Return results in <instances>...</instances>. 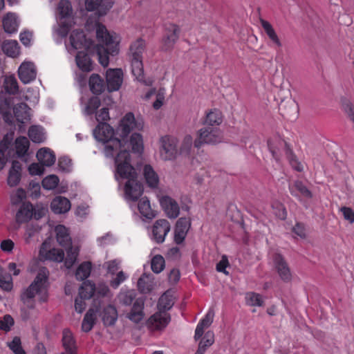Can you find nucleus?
<instances>
[{"instance_id": "nucleus-1", "label": "nucleus", "mask_w": 354, "mask_h": 354, "mask_svg": "<svg viewBox=\"0 0 354 354\" xmlns=\"http://www.w3.org/2000/svg\"><path fill=\"white\" fill-rule=\"evenodd\" d=\"M95 138L102 142L106 157L115 158L116 171L120 178L127 179L124 186L125 197L129 201H136L143 193V186L137 180V173L131 164V156L122 140L114 138V130L106 122H100L93 131Z\"/></svg>"}, {"instance_id": "nucleus-2", "label": "nucleus", "mask_w": 354, "mask_h": 354, "mask_svg": "<svg viewBox=\"0 0 354 354\" xmlns=\"http://www.w3.org/2000/svg\"><path fill=\"white\" fill-rule=\"evenodd\" d=\"M96 37L98 41L102 43L97 46L99 62L103 67H106L109 64V56L118 53V42L115 37L111 35L106 26L100 23L96 24Z\"/></svg>"}, {"instance_id": "nucleus-3", "label": "nucleus", "mask_w": 354, "mask_h": 354, "mask_svg": "<svg viewBox=\"0 0 354 354\" xmlns=\"http://www.w3.org/2000/svg\"><path fill=\"white\" fill-rule=\"evenodd\" d=\"M137 294L134 290L122 289L117 295L115 301L122 306H130L133 304L127 317L135 324L140 323L145 317L144 307L145 299L142 297L136 298Z\"/></svg>"}, {"instance_id": "nucleus-4", "label": "nucleus", "mask_w": 354, "mask_h": 354, "mask_svg": "<svg viewBox=\"0 0 354 354\" xmlns=\"http://www.w3.org/2000/svg\"><path fill=\"white\" fill-rule=\"evenodd\" d=\"M174 305L171 297L162 295L158 303L159 311L151 315L147 320V325L151 330H161L165 328L171 320V317L166 311Z\"/></svg>"}, {"instance_id": "nucleus-5", "label": "nucleus", "mask_w": 354, "mask_h": 354, "mask_svg": "<svg viewBox=\"0 0 354 354\" xmlns=\"http://www.w3.org/2000/svg\"><path fill=\"white\" fill-rule=\"evenodd\" d=\"M145 50V41L140 38L130 46L131 72L136 79L147 84L145 80L142 54Z\"/></svg>"}, {"instance_id": "nucleus-6", "label": "nucleus", "mask_w": 354, "mask_h": 354, "mask_svg": "<svg viewBox=\"0 0 354 354\" xmlns=\"http://www.w3.org/2000/svg\"><path fill=\"white\" fill-rule=\"evenodd\" d=\"M48 212L42 205H33L30 202H24L16 214V221H30L31 219L38 221Z\"/></svg>"}, {"instance_id": "nucleus-7", "label": "nucleus", "mask_w": 354, "mask_h": 354, "mask_svg": "<svg viewBox=\"0 0 354 354\" xmlns=\"http://www.w3.org/2000/svg\"><path fill=\"white\" fill-rule=\"evenodd\" d=\"M48 276V269L45 267L40 268L34 281L21 296V300L24 303H26L29 299H33L36 294L42 291L47 281Z\"/></svg>"}, {"instance_id": "nucleus-8", "label": "nucleus", "mask_w": 354, "mask_h": 354, "mask_svg": "<svg viewBox=\"0 0 354 354\" xmlns=\"http://www.w3.org/2000/svg\"><path fill=\"white\" fill-rule=\"evenodd\" d=\"M144 122L142 120L136 119L133 113L131 112L127 113L121 119L119 126L117 129V133L122 138L124 141V138L128 136L131 131L136 129L141 131L143 129Z\"/></svg>"}, {"instance_id": "nucleus-9", "label": "nucleus", "mask_w": 354, "mask_h": 354, "mask_svg": "<svg viewBox=\"0 0 354 354\" xmlns=\"http://www.w3.org/2000/svg\"><path fill=\"white\" fill-rule=\"evenodd\" d=\"M222 140L221 133L217 128L206 127L201 128L197 133V138L194 145L196 148L199 149L203 144L215 145Z\"/></svg>"}, {"instance_id": "nucleus-10", "label": "nucleus", "mask_w": 354, "mask_h": 354, "mask_svg": "<svg viewBox=\"0 0 354 354\" xmlns=\"http://www.w3.org/2000/svg\"><path fill=\"white\" fill-rule=\"evenodd\" d=\"M177 142V139L170 136H165L160 138V153L163 160H171L176 158L178 153Z\"/></svg>"}, {"instance_id": "nucleus-11", "label": "nucleus", "mask_w": 354, "mask_h": 354, "mask_svg": "<svg viewBox=\"0 0 354 354\" xmlns=\"http://www.w3.org/2000/svg\"><path fill=\"white\" fill-rule=\"evenodd\" d=\"M106 85L109 92L118 91L123 82V72L121 68H109L106 72Z\"/></svg>"}, {"instance_id": "nucleus-12", "label": "nucleus", "mask_w": 354, "mask_h": 354, "mask_svg": "<svg viewBox=\"0 0 354 354\" xmlns=\"http://www.w3.org/2000/svg\"><path fill=\"white\" fill-rule=\"evenodd\" d=\"M274 268L280 279L284 282H289L292 279V274L288 263L285 258L279 253L273 256Z\"/></svg>"}, {"instance_id": "nucleus-13", "label": "nucleus", "mask_w": 354, "mask_h": 354, "mask_svg": "<svg viewBox=\"0 0 354 354\" xmlns=\"http://www.w3.org/2000/svg\"><path fill=\"white\" fill-rule=\"evenodd\" d=\"M166 33L162 39V49L164 50H170L179 37L180 28L174 24H170L166 27Z\"/></svg>"}, {"instance_id": "nucleus-14", "label": "nucleus", "mask_w": 354, "mask_h": 354, "mask_svg": "<svg viewBox=\"0 0 354 354\" xmlns=\"http://www.w3.org/2000/svg\"><path fill=\"white\" fill-rule=\"evenodd\" d=\"M85 5L88 11L97 10L98 15L103 16L112 8L113 0H86Z\"/></svg>"}, {"instance_id": "nucleus-15", "label": "nucleus", "mask_w": 354, "mask_h": 354, "mask_svg": "<svg viewBox=\"0 0 354 354\" xmlns=\"http://www.w3.org/2000/svg\"><path fill=\"white\" fill-rule=\"evenodd\" d=\"M160 205L168 218L174 219L180 214V207L178 203L172 198L165 196L160 199Z\"/></svg>"}, {"instance_id": "nucleus-16", "label": "nucleus", "mask_w": 354, "mask_h": 354, "mask_svg": "<svg viewBox=\"0 0 354 354\" xmlns=\"http://www.w3.org/2000/svg\"><path fill=\"white\" fill-rule=\"evenodd\" d=\"M19 78L24 84L33 81L37 76L35 66L32 62H24L18 70Z\"/></svg>"}, {"instance_id": "nucleus-17", "label": "nucleus", "mask_w": 354, "mask_h": 354, "mask_svg": "<svg viewBox=\"0 0 354 354\" xmlns=\"http://www.w3.org/2000/svg\"><path fill=\"white\" fill-rule=\"evenodd\" d=\"M259 22L270 41L271 46L274 48H281L282 43L271 24L262 18L259 19Z\"/></svg>"}, {"instance_id": "nucleus-18", "label": "nucleus", "mask_w": 354, "mask_h": 354, "mask_svg": "<svg viewBox=\"0 0 354 354\" xmlns=\"http://www.w3.org/2000/svg\"><path fill=\"white\" fill-rule=\"evenodd\" d=\"M70 44L74 49H81L88 48L90 42L86 38V35L82 30H74L71 33Z\"/></svg>"}, {"instance_id": "nucleus-19", "label": "nucleus", "mask_w": 354, "mask_h": 354, "mask_svg": "<svg viewBox=\"0 0 354 354\" xmlns=\"http://www.w3.org/2000/svg\"><path fill=\"white\" fill-rule=\"evenodd\" d=\"M289 191L291 195L296 198L302 197L305 199H310L313 197L312 192L299 180H297L293 184L289 185Z\"/></svg>"}, {"instance_id": "nucleus-20", "label": "nucleus", "mask_w": 354, "mask_h": 354, "mask_svg": "<svg viewBox=\"0 0 354 354\" xmlns=\"http://www.w3.org/2000/svg\"><path fill=\"white\" fill-rule=\"evenodd\" d=\"M118 318V310L113 305L109 304L104 308L102 313V321L104 326H115Z\"/></svg>"}, {"instance_id": "nucleus-21", "label": "nucleus", "mask_w": 354, "mask_h": 354, "mask_svg": "<svg viewBox=\"0 0 354 354\" xmlns=\"http://www.w3.org/2000/svg\"><path fill=\"white\" fill-rule=\"evenodd\" d=\"M21 170L22 166L20 162L13 160L7 179L8 185L10 187H15L19 183L21 178Z\"/></svg>"}, {"instance_id": "nucleus-22", "label": "nucleus", "mask_w": 354, "mask_h": 354, "mask_svg": "<svg viewBox=\"0 0 354 354\" xmlns=\"http://www.w3.org/2000/svg\"><path fill=\"white\" fill-rule=\"evenodd\" d=\"M62 346L67 354H77L76 341L71 331L65 328L62 332Z\"/></svg>"}, {"instance_id": "nucleus-23", "label": "nucleus", "mask_w": 354, "mask_h": 354, "mask_svg": "<svg viewBox=\"0 0 354 354\" xmlns=\"http://www.w3.org/2000/svg\"><path fill=\"white\" fill-rule=\"evenodd\" d=\"M70 201L64 196H56L50 203V208L55 214H64L71 209Z\"/></svg>"}, {"instance_id": "nucleus-24", "label": "nucleus", "mask_w": 354, "mask_h": 354, "mask_svg": "<svg viewBox=\"0 0 354 354\" xmlns=\"http://www.w3.org/2000/svg\"><path fill=\"white\" fill-rule=\"evenodd\" d=\"M169 230V223H154L152 229L153 239L157 243H162Z\"/></svg>"}, {"instance_id": "nucleus-25", "label": "nucleus", "mask_w": 354, "mask_h": 354, "mask_svg": "<svg viewBox=\"0 0 354 354\" xmlns=\"http://www.w3.org/2000/svg\"><path fill=\"white\" fill-rule=\"evenodd\" d=\"M88 86L91 91L95 95L102 93L106 88L104 79L96 73H93L90 76Z\"/></svg>"}, {"instance_id": "nucleus-26", "label": "nucleus", "mask_w": 354, "mask_h": 354, "mask_svg": "<svg viewBox=\"0 0 354 354\" xmlns=\"http://www.w3.org/2000/svg\"><path fill=\"white\" fill-rule=\"evenodd\" d=\"M36 157L42 165L50 167L55 162V153L48 148L44 147L38 150Z\"/></svg>"}, {"instance_id": "nucleus-27", "label": "nucleus", "mask_w": 354, "mask_h": 354, "mask_svg": "<svg viewBox=\"0 0 354 354\" xmlns=\"http://www.w3.org/2000/svg\"><path fill=\"white\" fill-rule=\"evenodd\" d=\"M30 109L29 106L24 102L16 104L13 107V113L17 121L19 123L24 124L26 121L30 120Z\"/></svg>"}, {"instance_id": "nucleus-28", "label": "nucleus", "mask_w": 354, "mask_h": 354, "mask_svg": "<svg viewBox=\"0 0 354 354\" xmlns=\"http://www.w3.org/2000/svg\"><path fill=\"white\" fill-rule=\"evenodd\" d=\"M77 66L84 72H90L93 70V62L89 55L84 51H79L75 57Z\"/></svg>"}, {"instance_id": "nucleus-29", "label": "nucleus", "mask_w": 354, "mask_h": 354, "mask_svg": "<svg viewBox=\"0 0 354 354\" xmlns=\"http://www.w3.org/2000/svg\"><path fill=\"white\" fill-rule=\"evenodd\" d=\"M138 208L140 214L147 219L151 220L156 215V212L151 208L150 202L147 197H143L139 201Z\"/></svg>"}, {"instance_id": "nucleus-30", "label": "nucleus", "mask_w": 354, "mask_h": 354, "mask_svg": "<svg viewBox=\"0 0 354 354\" xmlns=\"http://www.w3.org/2000/svg\"><path fill=\"white\" fill-rule=\"evenodd\" d=\"M191 226V223H176L174 230V241L176 244H181Z\"/></svg>"}, {"instance_id": "nucleus-31", "label": "nucleus", "mask_w": 354, "mask_h": 354, "mask_svg": "<svg viewBox=\"0 0 354 354\" xmlns=\"http://www.w3.org/2000/svg\"><path fill=\"white\" fill-rule=\"evenodd\" d=\"M56 238L57 242L63 247L71 245V241L68 232V230L65 226L59 225L55 227Z\"/></svg>"}, {"instance_id": "nucleus-32", "label": "nucleus", "mask_w": 354, "mask_h": 354, "mask_svg": "<svg viewBox=\"0 0 354 354\" xmlns=\"http://www.w3.org/2000/svg\"><path fill=\"white\" fill-rule=\"evenodd\" d=\"M144 176L149 187L155 188L158 186L159 178L151 165H146L144 167Z\"/></svg>"}, {"instance_id": "nucleus-33", "label": "nucleus", "mask_w": 354, "mask_h": 354, "mask_svg": "<svg viewBox=\"0 0 354 354\" xmlns=\"http://www.w3.org/2000/svg\"><path fill=\"white\" fill-rule=\"evenodd\" d=\"M3 27L5 32L14 33L17 30V21L15 15L12 13H8L3 19Z\"/></svg>"}, {"instance_id": "nucleus-34", "label": "nucleus", "mask_w": 354, "mask_h": 354, "mask_svg": "<svg viewBox=\"0 0 354 354\" xmlns=\"http://www.w3.org/2000/svg\"><path fill=\"white\" fill-rule=\"evenodd\" d=\"M3 53L9 57H16L19 54V44L15 40L5 41L2 45Z\"/></svg>"}, {"instance_id": "nucleus-35", "label": "nucleus", "mask_w": 354, "mask_h": 354, "mask_svg": "<svg viewBox=\"0 0 354 354\" xmlns=\"http://www.w3.org/2000/svg\"><path fill=\"white\" fill-rule=\"evenodd\" d=\"M96 319L95 311L90 308L84 315L82 323V329L83 331L88 333L92 330L95 325Z\"/></svg>"}, {"instance_id": "nucleus-36", "label": "nucleus", "mask_w": 354, "mask_h": 354, "mask_svg": "<svg viewBox=\"0 0 354 354\" xmlns=\"http://www.w3.org/2000/svg\"><path fill=\"white\" fill-rule=\"evenodd\" d=\"M129 145L133 153H142L144 145L142 135L139 133H133L130 137Z\"/></svg>"}, {"instance_id": "nucleus-37", "label": "nucleus", "mask_w": 354, "mask_h": 354, "mask_svg": "<svg viewBox=\"0 0 354 354\" xmlns=\"http://www.w3.org/2000/svg\"><path fill=\"white\" fill-rule=\"evenodd\" d=\"M30 147L28 139L25 136H20L15 140V148L17 156L19 158L24 157L26 153Z\"/></svg>"}, {"instance_id": "nucleus-38", "label": "nucleus", "mask_w": 354, "mask_h": 354, "mask_svg": "<svg viewBox=\"0 0 354 354\" xmlns=\"http://www.w3.org/2000/svg\"><path fill=\"white\" fill-rule=\"evenodd\" d=\"M223 121L222 113L218 109L211 110L206 114L204 124L209 126L219 125Z\"/></svg>"}, {"instance_id": "nucleus-39", "label": "nucleus", "mask_w": 354, "mask_h": 354, "mask_svg": "<svg viewBox=\"0 0 354 354\" xmlns=\"http://www.w3.org/2000/svg\"><path fill=\"white\" fill-rule=\"evenodd\" d=\"M95 292V286L90 281L83 282L79 290V295L82 299H91Z\"/></svg>"}, {"instance_id": "nucleus-40", "label": "nucleus", "mask_w": 354, "mask_h": 354, "mask_svg": "<svg viewBox=\"0 0 354 354\" xmlns=\"http://www.w3.org/2000/svg\"><path fill=\"white\" fill-rule=\"evenodd\" d=\"M91 263L85 261L81 263L76 270L75 277L79 281H83L88 278L91 274Z\"/></svg>"}, {"instance_id": "nucleus-41", "label": "nucleus", "mask_w": 354, "mask_h": 354, "mask_svg": "<svg viewBox=\"0 0 354 354\" xmlns=\"http://www.w3.org/2000/svg\"><path fill=\"white\" fill-rule=\"evenodd\" d=\"M43 129L37 125H32L29 127L28 135L30 139L35 143H40L44 141Z\"/></svg>"}, {"instance_id": "nucleus-42", "label": "nucleus", "mask_w": 354, "mask_h": 354, "mask_svg": "<svg viewBox=\"0 0 354 354\" xmlns=\"http://www.w3.org/2000/svg\"><path fill=\"white\" fill-rule=\"evenodd\" d=\"M3 86L6 92L11 95L17 93L19 91L17 81L13 75L5 78Z\"/></svg>"}, {"instance_id": "nucleus-43", "label": "nucleus", "mask_w": 354, "mask_h": 354, "mask_svg": "<svg viewBox=\"0 0 354 354\" xmlns=\"http://www.w3.org/2000/svg\"><path fill=\"white\" fill-rule=\"evenodd\" d=\"M272 212L277 218L284 221L287 217V210L281 203L274 201L272 203Z\"/></svg>"}, {"instance_id": "nucleus-44", "label": "nucleus", "mask_w": 354, "mask_h": 354, "mask_svg": "<svg viewBox=\"0 0 354 354\" xmlns=\"http://www.w3.org/2000/svg\"><path fill=\"white\" fill-rule=\"evenodd\" d=\"M246 304L251 306H262L263 300L262 296L258 293L250 292H248L245 296Z\"/></svg>"}, {"instance_id": "nucleus-45", "label": "nucleus", "mask_w": 354, "mask_h": 354, "mask_svg": "<svg viewBox=\"0 0 354 354\" xmlns=\"http://www.w3.org/2000/svg\"><path fill=\"white\" fill-rule=\"evenodd\" d=\"M165 266V259L160 254H156L152 258L151 267L153 272L157 274L161 272L163 270Z\"/></svg>"}, {"instance_id": "nucleus-46", "label": "nucleus", "mask_w": 354, "mask_h": 354, "mask_svg": "<svg viewBox=\"0 0 354 354\" xmlns=\"http://www.w3.org/2000/svg\"><path fill=\"white\" fill-rule=\"evenodd\" d=\"M59 182V178L56 175L52 174L45 177L42 180L41 185L44 189L51 190L58 185Z\"/></svg>"}, {"instance_id": "nucleus-47", "label": "nucleus", "mask_w": 354, "mask_h": 354, "mask_svg": "<svg viewBox=\"0 0 354 354\" xmlns=\"http://www.w3.org/2000/svg\"><path fill=\"white\" fill-rule=\"evenodd\" d=\"M58 10L62 17H66L72 13V6L68 0H61L58 4Z\"/></svg>"}, {"instance_id": "nucleus-48", "label": "nucleus", "mask_w": 354, "mask_h": 354, "mask_svg": "<svg viewBox=\"0 0 354 354\" xmlns=\"http://www.w3.org/2000/svg\"><path fill=\"white\" fill-rule=\"evenodd\" d=\"M101 104L98 97H91L86 106V112L88 115H93Z\"/></svg>"}, {"instance_id": "nucleus-49", "label": "nucleus", "mask_w": 354, "mask_h": 354, "mask_svg": "<svg viewBox=\"0 0 354 354\" xmlns=\"http://www.w3.org/2000/svg\"><path fill=\"white\" fill-rule=\"evenodd\" d=\"M12 278L10 274H4L3 268H0V287L5 290L12 289Z\"/></svg>"}, {"instance_id": "nucleus-50", "label": "nucleus", "mask_w": 354, "mask_h": 354, "mask_svg": "<svg viewBox=\"0 0 354 354\" xmlns=\"http://www.w3.org/2000/svg\"><path fill=\"white\" fill-rule=\"evenodd\" d=\"M193 145V138L190 135H187L184 137L181 145L180 147V153L187 155L189 154Z\"/></svg>"}, {"instance_id": "nucleus-51", "label": "nucleus", "mask_w": 354, "mask_h": 354, "mask_svg": "<svg viewBox=\"0 0 354 354\" xmlns=\"http://www.w3.org/2000/svg\"><path fill=\"white\" fill-rule=\"evenodd\" d=\"M68 247V249L67 250V256L64 263L66 268H71L76 261L78 253L75 250L73 249L71 245Z\"/></svg>"}, {"instance_id": "nucleus-52", "label": "nucleus", "mask_w": 354, "mask_h": 354, "mask_svg": "<svg viewBox=\"0 0 354 354\" xmlns=\"http://www.w3.org/2000/svg\"><path fill=\"white\" fill-rule=\"evenodd\" d=\"M341 102L343 110L354 123V106L352 103L346 98H342Z\"/></svg>"}, {"instance_id": "nucleus-53", "label": "nucleus", "mask_w": 354, "mask_h": 354, "mask_svg": "<svg viewBox=\"0 0 354 354\" xmlns=\"http://www.w3.org/2000/svg\"><path fill=\"white\" fill-rule=\"evenodd\" d=\"M26 193L22 188H19L17 191L12 193L10 196V201L12 205H18L25 198Z\"/></svg>"}, {"instance_id": "nucleus-54", "label": "nucleus", "mask_w": 354, "mask_h": 354, "mask_svg": "<svg viewBox=\"0 0 354 354\" xmlns=\"http://www.w3.org/2000/svg\"><path fill=\"white\" fill-rule=\"evenodd\" d=\"M8 346L15 354H26L21 347V339L19 337H15L12 341L9 343Z\"/></svg>"}, {"instance_id": "nucleus-55", "label": "nucleus", "mask_w": 354, "mask_h": 354, "mask_svg": "<svg viewBox=\"0 0 354 354\" xmlns=\"http://www.w3.org/2000/svg\"><path fill=\"white\" fill-rule=\"evenodd\" d=\"M127 276L125 273L123 271H120L118 272L116 276L110 281V286L113 288L117 289L120 285L127 279Z\"/></svg>"}, {"instance_id": "nucleus-56", "label": "nucleus", "mask_w": 354, "mask_h": 354, "mask_svg": "<svg viewBox=\"0 0 354 354\" xmlns=\"http://www.w3.org/2000/svg\"><path fill=\"white\" fill-rule=\"evenodd\" d=\"M138 288L141 293L147 294L151 291L152 286L145 279L140 277L138 281Z\"/></svg>"}, {"instance_id": "nucleus-57", "label": "nucleus", "mask_w": 354, "mask_h": 354, "mask_svg": "<svg viewBox=\"0 0 354 354\" xmlns=\"http://www.w3.org/2000/svg\"><path fill=\"white\" fill-rule=\"evenodd\" d=\"M14 324V319L10 315H6L3 319L0 320V329L8 331L11 326Z\"/></svg>"}, {"instance_id": "nucleus-58", "label": "nucleus", "mask_w": 354, "mask_h": 354, "mask_svg": "<svg viewBox=\"0 0 354 354\" xmlns=\"http://www.w3.org/2000/svg\"><path fill=\"white\" fill-rule=\"evenodd\" d=\"M41 229V226H39L37 223H26V232L28 237L34 236L35 234L39 232Z\"/></svg>"}, {"instance_id": "nucleus-59", "label": "nucleus", "mask_w": 354, "mask_h": 354, "mask_svg": "<svg viewBox=\"0 0 354 354\" xmlns=\"http://www.w3.org/2000/svg\"><path fill=\"white\" fill-rule=\"evenodd\" d=\"M50 258L57 262H62L64 259V252L62 249L53 248L49 251Z\"/></svg>"}, {"instance_id": "nucleus-60", "label": "nucleus", "mask_w": 354, "mask_h": 354, "mask_svg": "<svg viewBox=\"0 0 354 354\" xmlns=\"http://www.w3.org/2000/svg\"><path fill=\"white\" fill-rule=\"evenodd\" d=\"M45 165H42L41 163H32L28 167V171L31 175H41L44 171Z\"/></svg>"}, {"instance_id": "nucleus-61", "label": "nucleus", "mask_w": 354, "mask_h": 354, "mask_svg": "<svg viewBox=\"0 0 354 354\" xmlns=\"http://www.w3.org/2000/svg\"><path fill=\"white\" fill-rule=\"evenodd\" d=\"M214 316V311L213 309H209L205 317L199 322V324L205 328L209 327L213 322Z\"/></svg>"}, {"instance_id": "nucleus-62", "label": "nucleus", "mask_w": 354, "mask_h": 354, "mask_svg": "<svg viewBox=\"0 0 354 354\" xmlns=\"http://www.w3.org/2000/svg\"><path fill=\"white\" fill-rule=\"evenodd\" d=\"M8 150V146L6 144L0 143V171L4 167L8 158L6 153Z\"/></svg>"}, {"instance_id": "nucleus-63", "label": "nucleus", "mask_w": 354, "mask_h": 354, "mask_svg": "<svg viewBox=\"0 0 354 354\" xmlns=\"http://www.w3.org/2000/svg\"><path fill=\"white\" fill-rule=\"evenodd\" d=\"M110 119L109 109L107 108L101 109L96 113V120L100 122H104Z\"/></svg>"}, {"instance_id": "nucleus-64", "label": "nucleus", "mask_w": 354, "mask_h": 354, "mask_svg": "<svg viewBox=\"0 0 354 354\" xmlns=\"http://www.w3.org/2000/svg\"><path fill=\"white\" fill-rule=\"evenodd\" d=\"M345 220L348 221H354V212L351 207H342L340 209Z\"/></svg>"}]
</instances>
